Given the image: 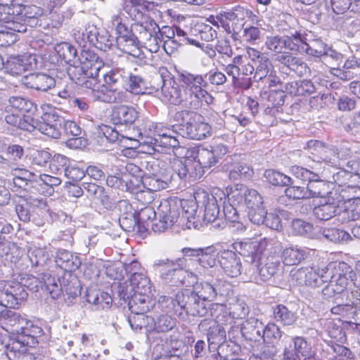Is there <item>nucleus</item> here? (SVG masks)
I'll use <instances>...</instances> for the list:
<instances>
[{
  "instance_id": "28",
  "label": "nucleus",
  "mask_w": 360,
  "mask_h": 360,
  "mask_svg": "<svg viewBox=\"0 0 360 360\" xmlns=\"http://www.w3.org/2000/svg\"><path fill=\"white\" fill-rule=\"evenodd\" d=\"M76 63L98 75L103 62L99 57L90 50H82Z\"/></svg>"
},
{
  "instance_id": "47",
  "label": "nucleus",
  "mask_w": 360,
  "mask_h": 360,
  "mask_svg": "<svg viewBox=\"0 0 360 360\" xmlns=\"http://www.w3.org/2000/svg\"><path fill=\"white\" fill-rule=\"evenodd\" d=\"M344 202L340 205L339 212L337 214L338 220L342 223H347L355 221L360 217V206L351 205L349 207H344Z\"/></svg>"
},
{
  "instance_id": "8",
  "label": "nucleus",
  "mask_w": 360,
  "mask_h": 360,
  "mask_svg": "<svg viewBox=\"0 0 360 360\" xmlns=\"http://www.w3.org/2000/svg\"><path fill=\"white\" fill-rule=\"evenodd\" d=\"M179 81L190 95H193L196 98L209 103L212 97L204 89L207 86L202 75H194L187 71L179 72Z\"/></svg>"
},
{
  "instance_id": "20",
  "label": "nucleus",
  "mask_w": 360,
  "mask_h": 360,
  "mask_svg": "<svg viewBox=\"0 0 360 360\" xmlns=\"http://www.w3.org/2000/svg\"><path fill=\"white\" fill-rule=\"evenodd\" d=\"M139 268V263L136 261L129 264L126 271L131 274V285L138 294H146L150 290V283L149 278L141 272L134 271Z\"/></svg>"
},
{
  "instance_id": "57",
  "label": "nucleus",
  "mask_w": 360,
  "mask_h": 360,
  "mask_svg": "<svg viewBox=\"0 0 360 360\" xmlns=\"http://www.w3.org/2000/svg\"><path fill=\"white\" fill-rule=\"evenodd\" d=\"M294 349L299 358L300 356L306 359L313 354L311 347L307 343V340L302 337H295L293 338Z\"/></svg>"
},
{
  "instance_id": "31",
  "label": "nucleus",
  "mask_w": 360,
  "mask_h": 360,
  "mask_svg": "<svg viewBox=\"0 0 360 360\" xmlns=\"http://www.w3.org/2000/svg\"><path fill=\"white\" fill-rule=\"evenodd\" d=\"M27 321L25 317L13 310H5L3 312V323L10 326L11 331L15 335H18L20 330L23 328V326L26 325ZM6 330L8 331L9 328Z\"/></svg>"
},
{
  "instance_id": "3",
  "label": "nucleus",
  "mask_w": 360,
  "mask_h": 360,
  "mask_svg": "<svg viewBox=\"0 0 360 360\" xmlns=\"http://www.w3.org/2000/svg\"><path fill=\"white\" fill-rule=\"evenodd\" d=\"M181 202L176 198L163 199L157 210L158 219L152 224L154 232L161 233L179 222Z\"/></svg>"
},
{
  "instance_id": "45",
  "label": "nucleus",
  "mask_w": 360,
  "mask_h": 360,
  "mask_svg": "<svg viewBox=\"0 0 360 360\" xmlns=\"http://www.w3.org/2000/svg\"><path fill=\"white\" fill-rule=\"evenodd\" d=\"M328 184L322 180L317 174V178H312L308 181L306 189H307L308 196L310 198L322 196L326 192Z\"/></svg>"
},
{
  "instance_id": "52",
  "label": "nucleus",
  "mask_w": 360,
  "mask_h": 360,
  "mask_svg": "<svg viewBox=\"0 0 360 360\" xmlns=\"http://www.w3.org/2000/svg\"><path fill=\"white\" fill-rule=\"evenodd\" d=\"M326 351L328 354L331 355L330 359L338 360L339 359H344V357H350L352 352L347 347L337 344L333 341H330L328 343Z\"/></svg>"
},
{
  "instance_id": "25",
  "label": "nucleus",
  "mask_w": 360,
  "mask_h": 360,
  "mask_svg": "<svg viewBox=\"0 0 360 360\" xmlns=\"http://www.w3.org/2000/svg\"><path fill=\"white\" fill-rule=\"evenodd\" d=\"M138 118V112L133 107L120 105L113 109L111 120L116 126L131 124Z\"/></svg>"
},
{
  "instance_id": "62",
  "label": "nucleus",
  "mask_w": 360,
  "mask_h": 360,
  "mask_svg": "<svg viewBox=\"0 0 360 360\" xmlns=\"http://www.w3.org/2000/svg\"><path fill=\"white\" fill-rule=\"evenodd\" d=\"M291 227L294 234L300 236H308L314 229L312 224L300 219H293Z\"/></svg>"
},
{
  "instance_id": "29",
  "label": "nucleus",
  "mask_w": 360,
  "mask_h": 360,
  "mask_svg": "<svg viewBox=\"0 0 360 360\" xmlns=\"http://www.w3.org/2000/svg\"><path fill=\"white\" fill-rule=\"evenodd\" d=\"M226 338V331L221 326L214 323L210 326L207 333L209 350L214 352L224 347Z\"/></svg>"
},
{
  "instance_id": "6",
  "label": "nucleus",
  "mask_w": 360,
  "mask_h": 360,
  "mask_svg": "<svg viewBox=\"0 0 360 360\" xmlns=\"http://www.w3.org/2000/svg\"><path fill=\"white\" fill-rule=\"evenodd\" d=\"M176 302L177 307L188 315L202 317L207 316L210 311L205 301L189 290L179 291L176 294Z\"/></svg>"
},
{
  "instance_id": "24",
  "label": "nucleus",
  "mask_w": 360,
  "mask_h": 360,
  "mask_svg": "<svg viewBox=\"0 0 360 360\" xmlns=\"http://www.w3.org/2000/svg\"><path fill=\"white\" fill-rule=\"evenodd\" d=\"M56 264L65 271H73L81 265L80 258L75 253L66 250L60 249L55 257Z\"/></svg>"
},
{
  "instance_id": "37",
  "label": "nucleus",
  "mask_w": 360,
  "mask_h": 360,
  "mask_svg": "<svg viewBox=\"0 0 360 360\" xmlns=\"http://www.w3.org/2000/svg\"><path fill=\"white\" fill-rule=\"evenodd\" d=\"M308 274H307L305 285L312 288L321 287L323 283H328V275H326L327 267L323 269H314L307 267Z\"/></svg>"
},
{
  "instance_id": "40",
  "label": "nucleus",
  "mask_w": 360,
  "mask_h": 360,
  "mask_svg": "<svg viewBox=\"0 0 360 360\" xmlns=\"http://www.w3.org/2000/svg\"><path fill=\"white\" fill-rule=\"evenodd\" d=\"M67 73L70 79L78 85L84 84V79L88 78V77L98 76L92 71L89 69H86L77 63L69 65L67 69Z\"/></svg>"
},
{
  "instance_id": "27",
  "label": "nucleus",
  "mask_w": 360,
  "mask_h": 360,
  "mask_svg": "<svg viewBox=\"0 0 360 360\" xmlns=\"http://www.w3.org/2000/svg\"><path fill=\"white\" fill-rule=\"evenodd\" d=\"M24 155V148L18 144H12L5 149V157L2 156L1 169L5 173L9 172L10 168L17 165Z\"/></svg>"
},
{
  "instance_id": "33",
  "label": "nucleus",
  "mask_w": 360,
  "mask_h": 360,
  "mask_svg": "<svg viewBox=\"0 0 360 360\" xmlns=\"http://www.w3.org/2000/svg\"><path fill=\"white\" fill-rule=\"evenodd\" d=\"M124 89L134 94H143L147 89V82L140 75L127 72Z\"/></svg>"
},
{
  "instance_id": "11",
  "label": "nucleus",
  "mask_w": 360,
  "mask_h": 360,
  "mask_svg": "<svg viewBox=\"0 0 360 360\" xmlns=\"http://www.w3.org/2000/svg\"><path fill=\"white\" fill-rule=\"evenodd\" d=\"M342 204V200L338 193H332L322 198L320 203L313 209V215L321 221L329 220L339 212L340 205Z\"/></svg>"
},
{
  "instance_id": "42",
  "label": "nucleus",
  "mask_w": 360,
  "mask_h": 360,
  "mask_svg": "<svg viewBox=\"0 0 360 360\" xmlns=\"http://www.w3.org/2000/svg\"><path fill=\"white\" fill-rule=\"evenodd\" d=\"M56 51L60 58L69 64V65L75 64L77 61V51L75 46L69 43L63 42L58 44L56 47Z\"/></svg>"
},
{
  "instance_id": "15",
  "label": "nucleus",
  "mask_w": 360,
  "mask_h": 360,
  "mask_svg": "<svg viewBox=\"0 0 360 360\" xmlns=\"http://www.w3.org/2000/svg\"><path fill=\"white\" fill-rule=\"evenodd\" d=\"M219 263L225 274L236 278L243 274V265L237 254L229 250H224L217 254Z\"/></svg>"
},
{
  "instance_id": "13",
  "label": "nucleus",
  "mask_w": 360,
  "mask_h": 360,
  "mask_svg": "<svg viewBox=\"0 0 360 360\" xmlns=\"http://www.w3.org/2000/svg\"><path fill=\"white\" fill-rule=\"evenodd\" d=\"M195 200L204 207L203 221L207 223L215 222L219 215V206L216 198L205 190H199L194 194Z\"/></svg>"
},
{
  "instance_id": "18",
  "label": "nucleus",
  "mask_w": 360,
  "mask_h": 360,
  "mask_svg": "<svg viewBox=\"0 0 360 360\" xmlns=\"http://www.w3.org/2000/svg\"><path fill=\"white\" fill-rule=\"evenodd\" d=\"M100 134L110 143L119 141L120 144L127 149L136 148L139 146L138 140L121 134L116 127L103 124L100 127Z\"/></svg>"
},
{
  "instance_id": "54",
  "label": "nucleus",
  "mask_w": 360,
  "mask_h": 360,
  "mask_svg": "<svg viewBox=\"0 0 360 360\" xmlns=\"http://www.w3.org/2000/svg\"><path fill=\"white\" fill-rule=\"evenodd\" d=\"M143 187L150 191H158L167 186V182L161 180L156 175H145L142 178Z\"/></svg>"
},
{
  "instance_id": "21",
  "label": "nucleus",
  "mask_w": 360,
  "mask_h": 360,
  "mask_svg": "<svg viewBox=\"0 0 360 360\" xmlns=\"http://www.w3.org/2000/svg\"><path fill=\"white\" fill-rule=\"evenodd\" d=\"M23 84L30 89L46 91L55 86L53 77L43 73L30 74L24 77Z\"/></svg>"
},
{
  "instance_id": "55",
  "label": "nucleus",
  "mask_w": 360,
  "mask_h": 360,
  "mask_svg": "<svg viewBox=\"0 0 360 360\" xmlns=\"http://www.w3.org/2000/svg\"><path fill=\"white\" fill-rule=\"evenodd\" d=\"M175 326V319L167 314L160 315L155 320L154 330L158 333H166L172 330Z\"/></svg>"
},
{
  "instance_id": "39",
  "label": "nucleus",
  "mask_w": 360,
  "mask_h": 360,
  "mask_svg": "<svg viewBox=\"0 0 360 360\" xmlns=\"http://www.w3.org/2000/svg\"><path fill=\"white\" fill-rule=\"evenodd\" d=\"M215 252L216 249L213 246L202 248L198 262L200 266L204 269V271H205V269H212L217 264ZM212 271L213 270H210L209 273L205 272V278H206L207 276H212L211 273Z\"/></svg>"
},
{
  "instance_id": "48",
  "label": "nucleus",
  "mask_w": 360,
  "mask_h": 360,
  "mask_svg": "<svg viewBox=\"0 0 360 360\" xmlns=\"http://www.w3.org/2000/svg\"><path fill=\"white\" fill-rule=\"evenodd\" d=\"M264 177L269 184L277 186H288L293 183L290 177L274 169L266 170Z\"/></svg>"
},
{
  "instance_id": "61",
  "label": "nucleus",
  "mask_w": 360,
  "mask_h": 360,
  "mask_svg": "<svg viewBox=\"0 0 360 360\" xmlns=\"http://www.w3.org/2000/svg\"><path fill=\"white\" fill-rule=\"evenodd\" d=\"M8 102L12 108L21 112L31 111L34 107L30 101L21 96H11L9 98Z\"/></svg>"
},
{
  "instance_id": "44",
  "label": "nucleus",
  "mask_w": 360,
  "mask_h": 360,
  "mask_svg": "<svg viewBox=\"0 0 360 360\" xmlns=\"http://www.w3.org/2000/svg\"><path fill=\"white\" fill-rule=\"evenodd\" d=\"M274 317L284 326H291L296 321L295 313L283 304H278L274 308Z\"/></svg>"
},
{
  "instance_id": "49",
  "label": "nucleus",
  "mask_w": 360,
  "mask_h": 360,
  "mask_svg": "<svg viewBox=\"0 0 360 360\" xmlns=\"http://www.w3.org/2000/svg\"><path fill=\"white\" fill-rule=\"evenodd\" d=\"M200 118V114L188 110H182L177 111L174 115V120L176 122L179 126V129L189 127L191 122Z\"/></svg>"
},
{
  "instance_id": "7",
  "label": "nucleus",
  "mask_w": 360,
  "mask_h": 360,
  "mask_svg": "<svg viewBox=\"0 0 360 360\" xmlns=\"http://www.w3.org/2000/svg\"><path fill=\"white\" fill-rule=\"evenodd\" d=\"M203 301H222L229 292V285L219 279L204 281L197 283L194 290Z\"/></svg>"
},
{
  "instance_id": "51",
  "label": "nucleus",
  "mask_w": 360,
  "mask_h": 360,
  "mask_svg": "<svg viewBox=\"0 0 360 360\" xmlns=\"http://www.w3.org/2000/svg\"><path fill=\"white\" fill-rule=\"evenodd\" d=\"M70 163V160L65 155L56 154L51 161L50 168L53 172L62 176L65 173V170Z\"/></svg>"
},
{
  "instance_id": "9",
  "label": "nucleus",
  "mask_w": 360,
  "mask_h": 360,
  "mask_svg": "<svg viewBox=\"0 0 360 360\" xmlns=\"http://www.w3.org/2000/svg\"><path fill=\"white\" fill-rule=\"evenodd\" d=\"M154 268L160 274L162 279L165 283L172 282L176 285L183 283L181 277L184 272L182 269L181 259L175 262L169 259H159L154 264Z\"/></svg>"
},
{
  "instance_id": "53",
  "label": "nucleus",
  "mask_w": 360,
  "mask_h": 360,
  "mask_svg": "<svg viewBox=\"0 0 360 360\" xmlns=\"http://www.w3.org/2000/svg\"><path fill=\"white\" fill-rule=\"evenodd\" d=\"M322 235L326 239L335 243L346 242L350 238V235L348 233L335 228L324 229Z\"/></svg>"
},
{
  "instance_id": "16",
  "label": "nucleus",
  "mask_w": 360,
  "mask_h": 360,
  "mask_svg": "<svg viewBox=\"0 0 360 360\" xmlns=\"http://www.w3.org/2000/svg\"><path fill=\"white\" fill-rule=\"evenodd\" d=\"M150 6V3L146 0H129L124 2V10L136 22L135 24H141L153 19L148 14Z\"/></svg>"
},
{
  "instance_id": "4",
  "label": "nucleus",
  "mask_w": 360,
  "mask_h": 360,
  "mask_svg": "<svg viewBox=\"0 0 360 360\" xmlns=\"http://www.w3.org/2000/svg\"><path fill=\"white\" fill-rule=\"evenodd\" d=\"M133 30L134 33L138 34L136 35L137 41L135 44L130 46V54H132L131 52L134 50L138 49L140 44L145 46L152 53L158 51L160 48V37L158 35L159 26L153 19L145 21L143 23L134 24Z\"/></svg>"
},
{
  "instance_id": "60",
  "label": "nucleus",
  "mask_w": 360,
  "mask_h": 360,
  "mask_svg": "<svg viewBox=\"0 0 360 360\" xmlns=\"http://www.w3.org/2000/svg\"><path fill=\"white\" fill-rule=\"evenodd\" d=\"M84 188L87 191L90 196L94 199L104 203L108 198L105 195L104 188L93 183H84Z\"/></svg>"
},
{
  "instance_id": "50",
  "label": "nucleus",
  "mask_w": 360,
  "mask_h": 360,
  "mask_svg": "<svg viewBox=\"0 0 360 360\" xmlns=\"http://www.w3.org/2000/svg\"><path fill=\"white\" fill-rule=\"evenodd\" d=\"M12 201L15 205V212L20 221L27 222L30 220V208L25 198L15 196Z\"/></svg>"
},
{
  "instance_id": "63",
  "label": "nucleus",
  "mask_w": 360,
  "mask_h": 360,
  "mask_svg": "<svg viewBox=\"0 0 360 360\" xmlns=\"http://www.w3.org/2000/svg\"><path fill=\"white\" fill-rule=\"evenodd\" d=\"M156 216H158L157 211H155L152 207L146 206L141 209L136 219L137 222L147 224V226H149L150 223L152 224L158 219Z\"/></svg>"
},
{
  "instance_id": "34",
  "label": "nucleus",
  "mask_w": 360,
  "mask_h": 360,
  "mask_svg": "<svg viewBox=\"0 0 360 360\" xmlns=\"http://www.w3.org/2000/svg\"><path fill=\"white\" fill-rule=\"evenodd\" d=\"M129 323L132 330L139 332L144 329L146 332L154 330L155 319L145 314H134L129 318Z\"/></svg>"
},
{
  "instance_id": "22",
  "label": "nucleus",
  "mask_w": 360,
  "mask_h": 360,
  "mask_svg": "<svg viewBox=\"0 0 360 360\" xmlns=\"http://www.w3.org/2000/svg\"><path fill=\"white\" fill-rule=\"evenodd\" d=\"M211 127L203 121V117L200 115L189 127L181 129L182 136H186L191 139L201 140L210 134Z\"/></svg>"
},
{
  "instance_id": "43",
  "label": "nucleus",
  "mask_w": 360,
  "mask_h": 360,
  "mask_svg": "<svg viewBox=\"0 0 360 360\" xmlns=\"http://www.w3.org/2000/svg\"><path fill=\"white\" fill-rule=\"evenodd\" d=\"M263 323L258 319L250 318L243 324L241 330L244 335L248 336L250 339L257 340L262 337Z\"/></svg>"
},
{
  "instance_id": "19",
  "label": "nucleus",
  "mask_w": 360,
  "mask_h": 360,
  "mask_svg": "<svg viewBox=\"0 0 360 360\" xmlns=\"http://www.w3.org/2000/svg\"><path fill=\"white\" fill-rule=\"evenodd\" d=\"M162 82L160 90H157V93L164 102H169L173 105H178L182 101L181 91L178 84L172 79H165L160 76Z\"/></svg>"
},
{
  "instance_id": "5",
  "label": "nucleus",
  "mask_w": 360,
  "mask_h": 360,
  "mask_svg": "<svg viewBox=\"0 0 360 360\" xmlns=\"http://www.w3.org/2000/svg\"><path fill=\"white\" fill-rule=\"evenodd\" d=\"M43 334V330L39 326L34 324L31 321H27L23 328L20 329L18 335L11 340L8 345L10 352H25V347H34L38 345V338Z\"/></svg>"
},
{
  "instance_id": "32",
  "label": "nucleus",
  "mask_w": 360,
  "mask_h": 360,
  "mask_svg": "<svg viewBox=\"0 0 360 360\" xmlns=\"http://www.w3.org/2000/svg\"><path fill=\"white\" fill-rule=\"evenodd\" d=\"M261 260L262 259H254L253 262H247V260H245L243 274L240 275L242 279L245 281L254 282L256 283L264 281L262 280V275L260 274Z\"/></svg>"
},
{
  "instance_id": "10",
  "label": "nucleus",
  "mask_w": 360,
  "mask_h": 360,
  "mask_svg": "<svg viewBox=\"0 0 360 360\" xmlns=\"http://www.w3.org/2000/svg\"><path fill=\"white\" fill-rule=\"evenodd\" d=\"M122 15L121 12L114 14L111 22L117 34V43L118 46L124 52L131 53L130 46L135 44L137 39L133 30V26L129 30L123 22Z\"/></svg>"
},
{
  "instance_id": "58",
  "label": "nucleus",
  "mask_w": 360,
  "mask_h": 360,
  "mask_svg": "<svg viewBox=\"0 0 360 360\" xmlns=\"http://www.w3.org/2000/svg\"><path fill=\"white\" fill-rule=\"evenodd\" d=\"M58 282H55L52 285H51L49 287H46V288L44 289L45 291L50 294L51 297L53 299L58 298L61 294V292L63 290L70 296H76L77 295V288H74V289H72V287L70 285H65L64 287H62V285H58Z\"/></svg>"
},
{
  "instance_id": "17",
  "label": "nucleus",
  "mask_w": 360,
  "mask_h": 360,
  "mask_svg": "<svg viewBox=\"0 0 360 360\" xmlns=\"http://www.w3.org/2000/svg\"><path fill=\"white\" fill-rule=\"evenodd\" d=\"M292 39L285 35H271L266 37L265 45L270 51L277 55H281L283 53H285V50L287 49H293L291 46L292 39L295 41L294 44L302 41V36L300 33L296 32L292 35Z\"/></svg>"
},
{
  "instance_id": "41",
  "label": "nucleus",
  "mask_w": 360,
  "mask_h": 360,
  "mask_svg": "<svg viewBox=\"0 0 360 360\" xmlns=\"http://www.w3.org/2000/svg\"><path fill=\"white\" fill-rule=\"evenodd\" d=\"M146 294H138L131 297L129 302V308L134 314H146L150 310L149 298Z\"/></svg>"
},
{
  "instance_id": "2",
  "label": "nucleus",
  "mask_w": 360,
  "mask_h": 360,
  "mask_svg": "<svg viewBox=\"0 0 360 360\" xmlns=\"http://www.w3.org/2000/svg\"><path fill=\"white\" fill-rule=\"evenodd\" d=\"M127 72L124 69H113L103 75V96L98 97L106 103H122L126 100L124 84Z\"/></svg>"
},
{
  "instance_id": "12",
  "label": "nucleus",
  "mask_w": 360,
  "mask_h": 360,
  "mask_svg": "<svg viewBox=\"0 0 360 360\" xmlns=\"http://www.w3.org/2000/svg\"><path fill=\"white\" fill-rule=\"evenodd\" d=\"M266 245L265 239L264 240H247L237 241L233 244L234 250L244 257L247 262L262 259Z\"/></svg>"
},
{
  "instance_id": "46",
  "label": "nucleus",
  "mask_w": 360,
  "mask_h": 360,
  "mask_svg": "<svg viewBox=\"0 0 360 360\" xmlns=\"http://www.w3.org/2000/svg\"><path fill=\"white\" fill-rule=\"evenodd\" d=\"M280 261L278 257L271 255L266 257L264 266H261L260 274L264 281L275 275L279 269Z\"/></svg>"
},
{
  "instance_id": "38",
  "label": "nucleus",
  "mask_w": 360,
  "mask_h": 360,
  "mask_svg": "<svg viewBox=\"0 0 360 360\" xmlns=\"http://www.w3.org/2000/svg\"><path fill=\"white\" fill-rule=\"evenodd\" d=\"M281 257L285 265H297L305 259L306 252L297 246H291L283 250Z\"/></svg>"
},
{
  "instance_id": "36",
  "label": "nucleus",
  "mask_w": 360,
  "mask_h": 360,
  "mask_svg": "<svg viewBox=\"0 0 360 360\" xmlns=\"http://www.w3.org/2000/svg\"><path fill=\"white\" fill-rule=\"evenodd\" d=\"M38 183L32 185V187L40 186L38 191L43 195H51L53 191V186H57L60 184L61 176H53L46 174H42L37 176Z\"/></svg>"
},
{
  "instance_id": "1",
  "label": "nucleus",
  "mask_w": 360,
  "mask_h": 360,
  "mask_svg": "<svg viewBox=\"0 0 360 360\" xmlns=\"http://www.w3.org/2000/svg\"><path fill=\"white\" fill-rule=\"evenodd\" d=\"M326 275H328V283L321 290L326 298L331 297L333 293H342L347 297V293H349L345 290L348 285L352 283L356 286V273L346 263L340 264L338 268L333 271L327 268Z\"/></svg>"
},
{
  "instance_id": "26",
  "label": "nucleus",
  "mask_w": 360,
  "mask_h": 360,
  "mask_svg": "<svg viewBox=\"0 0 360 360\" xmlns=\"http://www.w3.org/2000/svg\"><path fill=\"white\" fill-rule=\"evenodd\" d=\"M185 155L188 158H192L204 169L210 168L214 165L216 162V157L213 153L202 147H194L191 149H186Z\"/></svg>"
},
{
  "instance_id": "35",
  "label": "nucleus",
  "mask_w": 360,
  "mask_h": 360,
  "mask_svg": "<svg viewBox=\"0 0 360 360\" xmlns=\"http://www.w3.org/2000/svg\"><path fill=\"white\" fill-rule=\"evenodd\" d=\"M86 296V301L97 306V309H108L112 302L109 293L99 290H88Z\"/></svg>"
},
{
  "instance_id": "56",
  "label": "nucleus",
  "mask_w": 360,
  "mask_h": 360,
  "mask_svg": "<svg viewBox=\"0 0 360 360\" xmlns=\"http://www.w3.org/2000/svg\"><path fill=\"white\" fill-rule=\"evenodd\" d=\"M244 203L248 208L258 207L263 205V198L254 189H246L243 193Z\"/></svg>"
},
{
  "instance_id": "14",
  "label": "nucleus",
  "mask_w": 360,
  "mask_h": 360,
  "mask_svg": "<svg viewBox=\"0 0 360 360\" xmlns=\"http://www.w3.org/2000/svg\"><path fill=\"white\" fill-rule=\"evenodd\" d=\"M246 53L249 59L253 63L254 79L258 82L269 76L270 72L274 69L269 58L254 48H247Z\"/></svg>"
},
{
  "instance_id": "64",
  "label": "nucleus",
  "mask_w": 360,
  "mask_h": 360,
  "mask_svg": "<svg viewBox=\"0 0 360 360\" xmlns=\"http://www.w3.org/2000/svg\"><path fill=\"white\" fill-rule=\"evenodd\" d=\"M281 336V331L275 323H269L265 327L263 326L262 337L264 341L274 342V340H279Z\"/></svg>"
},
{
  "instance_id": "59",
  "label": "nucleus",
  "mask_w": 360,
  "mask_h": 360,
  "mask_svg": "<svg viewBox=\"0 0 360 360\" xmlns=\"http://www.w3.org/2000/svg\"><path fill=\"white\" fill-rule=\"evenodd\" d=\"M341 306L352 307L355 308L356 310L360 309V288H357L353 290L350 293H347V300L343 301L339 306L332 308V312L336 313L335 310L338 309Z\"/></svg>"
},
{
  "instance_id": "30",
  "label": "nucleus",
  "mask_w": 360,
  "mask_h": 360,
  "mask_svg": "<svg viewBox=\"0 0 360 360\" xmlns=\"http://www.w3.org/2000/svg\"><path fill=\"white\" fill-rule=\"evenodd\" d=\"M158 35L160 37L159 42L163 41V49L168 54H171L181 44L180 41L174 39L175 30L172 27L163 26L162 28L159 27Z\"/></svg>"
},
{
  "instance_id": "23",
  "label": "nucleus",
  "mask_w": 360,
  "mask_h": 360,
  "mask_svg": "<svg viewBox=\"0 0 360 360\" xmlns=\"http://www.w3.org/2000/svg\"><path fill=\"white\" fill-rule=\"evenodd\" d=\"M199 205L200 206V204H198L196 200L181 202L182 215L179 219V225L181 226L186 225V228L189 229L192 227H197L198 225L197 210Z\"/></svg>"
}]
</instances>
